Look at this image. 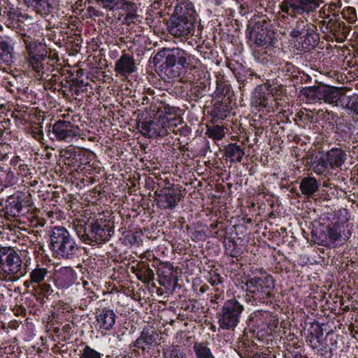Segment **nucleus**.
I'll list each match as a JSON object with an SVG mask.
<instances>
[{
  "instance_id": "36",
  "label": "nucleus",
  "mask_w": 358,
  "mask_h": 358,
  "mask_svg": "<svg viewBox=\"0 0 358 358\" xmlns=\"http://www.w3.org/2000/svg\"><path fill=\"white\" fill-rule=\"evenodd\" d=\"M21 18H23V16L20 12L11 10H8L7 12L5 24L12 29L17 30L19 29L21 30V23H22Z\"/></svg>"
},
{
  "instance_id": "13",
  "label": "nucleus",
  "mask_w": 358,
  "mask_h": 358,
  "mask_svg": "<svg viewBox=\"0 0 358 358\" xmlns=\"http://www.w3.org/2000/svg\"><path fill=\"white\" fill-rule=\"evenodd\" d=\"M252 29L250 33V39L257 46H267L270 44L271 22L264 17H258L250 22Z\"/></svg>"
},
{
  "instance_id": "22",
  "label": "nucleus",
  "mask_w": 358,
  "mask_h": 358,
  "mask_svg": "<svg viewBox=\"0 0 358 358\" xmlns=\"http://www.w3.org/2000/svg\"><path fill=\"white\" fill-rule=\"evenodd\" d=\"M341 229L338 224L328 226L327 234H320L317 238V243L324 247H331L336 241L341 240Z\"/></svg>"
},
{
  "instance_id": "55",
  "label": "nucleus",
  "mask_w": 358,
  "mask_h": 358,
  "mask_svg": "<svg viewBox=\"0 0 358 358\" xmlns=\"http://www.w3.org/2000/svg\"><path fill=\"white\" fill-rule=\"evenodd\" d=\"M329 19H332V17L328 13V10L323 6L318 11V19H316L315 22L320 27H322V24L324 20L325 22H328Z\"/></svg>"
},
{
  "instance_id": "15",
  "label": "nucleus",
  "mask_w": 358,
  "mask_h": 358,
  "mask_svg": "<svg viewBox=\"0 0 358 358\" xmlns=\"http://www.w3.org/2000/svg\"><path fill=\"white\" fill-rule=\"evenodd\" d=\"M321 24L320 31L324 34H332L338 43L345 41L350 30V27L346 26L345 22L335 15L328 22L324 20Z\"/></svg>"
},
{
  "instance_id": "3",
  "label": "nucleus",
  "mask_w": 358,
  "mask_h": 358,
  "mask_svg": "<svg viewBox=\"0 0 358 358\" xmlns=\"http://www.w3.org/2000/svg\"><path fill=\"white\" fill-rule=\"evenodd\" d=\"M179 118L176 115L168 114L153 121L142 122L138 124V129L143 136L155 138L173 133L179 132Z\"/></svg>"
},
{
  "instance_id": "11",
  "label": "nucleus",
  "mask_w": 358,
  "mask_h": 358,
  "mask_svg": "<svg viewBox=\"0 0 358 358\" xmlns=\"http://www.w3.org/2000/svg\"><path fill=\"white\" fill-rule=\"evenodd\" d=\"M48 273L47 268L37 264L36 267L30 271L29 279L24 282V286L28 288L32 285L36 292L48 296L52 292L50 285L45 280Z\"/></svg>"
},
{
  "instance_id": "31",
  "label": "nucleus",
  "mask_w": 358,
  "mask_h": 358,
  "mask_svg": "<svg viewBox=\"0 0 358 358\" xmlns=\"http://www.w3.org/2000/svg\"><path fill=\"white\" fill-rule=\"evenodd\" d=\"M185 315L180 313V320L184 326L188 327L187 329L180 330V338L182 339L184 345H191L194 342V335L193 330L195 328L194 321L189 320L187 317L182 318Z\"/></svg>"
},
{
  "instance_id": "52",
  "label": "nucleus",
  "mask_w": 358,
  "mask_h": 358,
  "mask_svg": "<svg viewBox=\"0 0 358 358\" xmlns=\"http://www.w3.org/2000/svg\"><path fill=\"white\" fill-rule=\"evenodd\" d=\"M208 282L213 287H215L214 289H224L223 278L216 272H214L213 274H211Z\"/></svg>"
},
{
  "instance_id": "16",
  "label": "nucleus",
  "mask_w": 358,
  "mask_h": 358,
  "mask_svg": "<svg viewBox=\"0 0 358 358\" xmlns=\"http://www.w3.org/2000/svg\"><path fill=\"white\" fill-rule=\"evenodd\" d=\"M159 284L167 292H173L178 286V269L169 262L160 263L157 268Z\"/></svg>"
},
{
  "instance_id": "58",
  "label": "nucleus",
  "mask_w": 358,
  "mask_h": 358,
  "mask_svg": "<svg viewBox=\"0 0 358 358\" xmlns=\"http://www.w3.org/2000/svg\"><path fill=\"white\" fill-rule=\"evenodd\" d=\"M10 127V121L9 119L3 117L0 121V138L3 136L4 132L8 131Z\"/></svg>"
},
{
  "instance_id": "23",
  "label": "nucleus",
  "mask_w": 358,
  "mask_h": 358,
  "mask_svg": "<svg viewBox=\"0 0 358 358\" xmlns=\"http://www.w3.org/2000/svg\"><path fill=\"white\" fill-rule=\"evenodd\" d=\"M136 66L132 55L123 52L115 62V71L121 76L131 74L136 71Z\"/></svg>"
},
{
  "instance_id": "2",
  "label": "nucleus",
  "mask_w": 358,
  "mask_h": 358,
  "mask_svg": "<svg viewBox=\"0 0 358 358\" xmlns=\"http://www.w3.org/2000/svg\"><path fill=\"white\" fill-rule=\"evenodd\" d=\"M22 259L12 247L0 245V280L14 282L25 274Z\"/></svg>"
},
{
  "instance_id": "24",
  "label": "nucleus",
  "mask_w": 358,
  "mask_h": 358,
  "mask_svg": "<svg viewBox=\"0 0 358 358\" xmlns=\"http://www.w3.org/2000/svg\"><path fill=\"white\" fill-rule=\"evenodd\" d=\"M194 77L191 71L188 73L185 78L184 76L180 77V83L183 84V85H180V97L192 99V98H196L198 96V87L197 86H193Z\"/></svg>"
},
{
  "instance_id": "63",
  "label": "nucleus",
  "mask_w": 358,
  "mask_h": 358,
  "mask_svg": "<svg viewBox=\"0 0 358 358\" xmlns=\"http://www.w3.org/2000/svg\"><path fill=\"white\" fill-rule=\"evenodd\" d=\"M17 169V174L21 175L22 176H27L28 174L30 173L29 169L28 168V166L24 164H20L18 165Z\"/></svg>"
},
{
  "instance_id": "8",
  "label": "nucleus",
  "mask_w": 358,
  "mask_h": 358,
  "mask_svg": "<svg viewBox=\"0 0 358 358\" xmlns=\"http://www.w3.org/2000/svg\"><path fill=\"white\" fill-rule=\"evenodd\" d=\"M322 2V0H282L279 5L283 13L281 17L285 19V14L292 18L309 16L317 10Z\"/></svg>"
},
{
  "instance_id": "47",
  "label": "nucleus",
  "mask_w": 358,
  "mask_h": 358,
  "mask_svg": "<svg viewBox=\"0 0 358 358\" xmlns=\"http://www.w3.org/2000/svg\"><path fill=\"white\" fill-rule=\"evenodd\" d=\"M20 39L23 41L26 45V48L27 50V56H29V55L31 52L41 51V49L43 48L41 44H39L38 45H36L33 46V39L30 36H27L26 34H21Z\"/></svg>"
},
{
  "instance_id": "12",
  "label": "nucleus",
  "mask_w": 358,
  "mask_h": 358,
  "mask_svg": "<svg viewBox=\"0 0 358 358\" xmlns=\"http://www.w3.org/2000/svg\"><path fill=\"white\" fill-rule=\"evenodd\" d=\"M51 131L52 139L69 143L79 137L80 129L70 121L59 120L52 125Z\"/></svg>"
},
{
  "instance_id": "19",
  "label": "nucleus",
  "mask_w": 358,
  "mask_h": 358,
  "mask_svg": "<svg viewBox=\"0 0 358 358\" xmlns=\"http://www.w3.org/2000/svg\"><path fill=\"white\" fill-rule=\"evenodd\" d=\"M77 280V273L73 268L64 266L56 271L55 283L58 289H67L73 285Z\"/></svg>"
},
{
  "instance_id": "50",
  "label": "nucleus",
  "mask_w": 358,
  "mask_h": 358,
  "mask_svg": "<svg viewBox=\"0 0 358 358\" xmlns=\"http://www.w3.org/2000/svg\"><path fill=\"white\" fill-rule=\"evenodd\" d=\"M28 133L36 141L42 143L43 140V132L42 130V126L40 124H36L32 125L28 129Z\"/></svg>"
},
{
  "instance_id": "61",
  "label": "nucleus",
  "mask_w": 358,
  "mask_h": 358,
  "mask_svg": "<svg viewBox=\"0 0 358 358\" xmlns=\"http://www.w3.org/2000/svg\"><path fill=\"white\" fill-rule=\"evenodd\" d=\"M324 7L327 9V10H328V13L330 14L331 17H333L335 15L336 17H339L338 14L336 13V9L338 7L336 3L326 4L324 6Z\"/></svg>"
},
{
  "instance_id": "37",
  "label": "nucleus",
  "mask_w": 358,
  "mask_h": 358,
  "mask_svg": "<svg viewBox=\"0 0 358 358\" xmlns=\"http://www.w3.org/2000/svg\"><path fill=\"white\" fill-rule=\"evenodd\" d=\"M244 155L245 152L237 144H229L226 148L225 155L231 162H241Z\"/></svg>"
},
{
  "instance_id": "1",
  "label": "nucleus",
  "mask_w": 358,
  "mask_h": 358,
  "mask_svg": "<svg viewBox=\"0 0 358 358\" xmlns=\"http://www.w3.org/2000/svg\"><path fill=\"white\" fill-rule=\"evenodd\" d=\"M50 249L59 259L73 261L81 255L82 248L76 238L64 227L52 228L50 234Z\"/></svg>"
},
{
  "instance_id": "54",
  "label": "nucleus",
  "mask_w": 358,
  "mask_h": 358,
  "mask_svg": "<svg viewBox=\"0 0 358 358\" xmlns=\"http://www.w3.org/2000/svg\"><path fill=\"white\" fill-rule=\"evenodd\" d=\"M348 102L343 107L358 115V95L357 96H348Z\"/></svg>"
},
{
  "instance_id": "10",
  "label": "nucleus",
  "mask_w": 358,
  "mask_h": 358,
  "mask_svg": "<svg viewBox=\"0 0 358 358\" xmlns=\"http://www.w3.org/2000/svg\"><path fill=\"white\" fill-rule=\"evenodd\" d=\"M87 229V244L95 245L104 243L111 236L109 221L103 217L89 222Z\"/></svg>"
},
{
  "instance_id": "64",
  "label": "nucleus",
  "mask_w": 358,
  "mask_h": 358,
  "mask_svg": "<svg viewBox=\"0 0 358 358\" xmlns=\"http://www.w3.org/2000/svg\"><path fill=\"white\" fill-rule=\"evenodd\" d=\"M176 322V320L171 319L170 321L166 324L165 331L166 332L167 335H169V333L171 334L173 333V330L174 329V327Z\"/></svg>"
},
{
  "instance_id": "7",
  "label": "nucleus",
  "mask_w": 358,
  "mask_h": 358,
  "mask_svg": "<svg viewBox=\"0 0 358 358\" xmlns=\"http://www.w3.org/2000/svg\"><path fill=\"white\" fill-rule=\"evenodd\" d=\"M45 48L41 51L31 52L27 59L29 65L35 71V76L38 80H44L50 76V73L58 72V68L55 67L57 60L47 55Z\"/></svg>"
},
{
  "instance_id": "38",
  "label": "nucleus",
  "mask_w": 358,
  "mask_h": 358,
  "mask_svg": "<svg viewBox=\"0 0 358 358\" xmlns=\"http://www.w3.org/2000/svg\"><path fill=\"white\" fill-rule=\"evenodd\" d=\"M193 60L194 58L190 54L180 49V66H182V69L180 68V75L184 74L185 76L188 72V69L192 71L194 69Z\"/></svg>"
},
{
  "instance_id": "27",
  "label": "nucleus",
  "mask_w": 358,
  "mask_h": 358,
  "mask_svg": "<svg viewBox=\"0 0 358 358\" xmlns=\"http://www.w3.org/2000/svg\"><path fill=\"white\" fill-rule=\"evenodd\" d=\"M331 168H340L345 162L347 155L339 148H333L324 154Z\"/></svg>"
},
{
  "instance_id": "42",
  "label": "nucleus",
  "mask_w": 358,
  "mask_h": 358,
  "mask_svg": "<svg viewBox=\"0 0 358 358\" xmlns=\"http://www.w3.org/2000/svg\"><path fill=\"white\" fill-rule=\"evenodd\" d=\"M329 166V162L325 155L321 156L313 164V171L317 175H325Z\"/></svg>"
},
{
  "instance_id": "30",
  "label": "nucleus",
  "mask_w": 358,
  "mask_h": 358,
  "mask_svg": "<svg viewBox=\"0 0 358 358\" xmlns=\"http://www.w3.org/2000/svg\"><path fill=\"white\" fill-rule=\"evenodd\" d=\"M157 205L163 209H172L179 201V194L169 190L167 192L159 194L157 199Z\"/></svg>"
},
{
  "instance_id": "40",
  "label": "nucleus",
  "mask_w": 358,
  "mask_h": 358,
  "mask_svg": "<svg viewBox=\"0 0 358 358\" xmlns=\"http://www.w3.org/2000/svg\"><path fill=\"white\" fill-rule=\"evenodd\" d=\"M194 350L196 358H216L205 343H194Z\"/></svg>"
},
{
  "instance_id": "35",
  "label": "nucleus",
  "mask_w": 358,
  "mask_h": 358,
  "mask_svg": "<svg viewBox=\"0 0 358 358\" xmlns=\"http://www.w3.org/2000/svg\"><path fill=\"white\" fill-rule=\"evenodd\" d=\"M322 83L317 85L303 87L300 90L301 94L304 96L309 102L315 103L320 101V90Z\"/></svg>"
},
{
  "instance_id": "4",
  "label": "nucleus",
  "mask_w": 358,
  "mask_h": 358,
  "mask_svg": "<svg viewBox=\"0 0 358 358\" xmlns=\"http://www.w3.org/2000/svg\"><path fill=\"white\" fill-rule=\"evenodd\" d=\"M179 50L164 49L152 58L155 68H159V76L168 82H175L179 77Z\"/></svg>"
},
{
  "instance_id": "25",
  "label": "nucleus",
  "mask_w": 358,
  "mask_h": 358,
  "mask_svg": "<svg viewBox=\"0 0 358 358\" xmlns=\"http://www.w3.org/2000/svg\"><path fill=\"white\" fill-rule=\"evenodd\" d=\"M298 41L297 50L306 51L315 48L320 41L319 34L313 28L306 35L301 36Z\"/></svg>"
},
{
  "instance_id": "49",
  "label": "nucleus",
  "mask_w": 358,
  "mask_h": 358,
  "mask_svg": "<svg viewBox=\"0 0 358 358\" xmlns=\"http://www.w3.org/2000/svg\"><path fill=\"white\" fill-rule=\"evenodd\" d=\"M103 357V354L87 345L80 351V358H102Z\"/></svg>"
},
{
  "instance_id": "34",
  "label": "nucleus",
  "mask_w": 358,
  "mask_h": 358,
  "mask_svg": "<svg viewBox=\"0 0 358 358\" xmlns=\"http://www.w3.org/2000/svg\"><path fill=\"white\" fill-rule=\"evenodd\" d=\"M22 241V245H24L25 248H22L21 252L26 253V263L31 260V257L29 256V255L32 254V252H38V250H43V245L40 242L34 243L27 236L23 237Z\"/></svg>"
},
{
  "instance_id": "21",
  "label": "nucleus",
  "mask_w": 358,
  "mask_h": 358,
  "mask_svg": "<svg viewBox=\"0 0 358 358\" xmlns=\"http://www.w3.org/2000/svg\"><path fill=\"white\" fill-rule=\"evenodd\" d=\"M95 317L99 329L110 331L115 324L117 316L113 310L103 308L96 311Z\"/></svg>"
},
{
  "instance_id": "43",
  "label": "nucleus",
  "mask_w": 358,
  "mask_h": 358,
  "mask_svg": "<svg viewBox=\"0 0 358 358\" xmlns=\"http://www.w3.org/2000/svg\"><path fill=\"white\" fill-rule=\"evenodd\" d=\"M206 135L214 140H221L224 137V129L219 125L207 126Z\"/></svg>"
},
{
  "instance_id": "53",
  "label": "nucleus",
  "mask_w": 358,
  "mask_h": 358,
  "mask_svg": "<svg viewBox=\"0 0 358 358\" xmlns=\"http://www.w3.org/2000/svg\"><path fill=\"white\" fill-rule=\"evenodd\" d=\"M88 223L78 224L75 225V231L80 239L87 244V234H88Z\"/></svg>"
},
{
  "instance_id": "51",
  "label": "nucleus",
  "mask_w": 358,
  "mask_h": 358,
  "mask_svg": "<svg viewBox=\"0 0 358 358\" xmlns=\"http://www.w3.org/2000/svg\"><path fill=\"white\" fill-rule=\"evenodd\" d=\"M190 8L191 10L193 12V17H196V11L194 8L193 4L191 2H189L188 1L180 2V17H185L189 15Z\"/></svg>"
},
{
  "instance_id": "20",
  "label": "nucleus",
  "mask_w": 358,
  "mask_h": 358,
  "mask_svg": "<svg viewBox=\"0 0 358 358\" xmlns=\"http://www.w3.org/2000/svg\"><path fill=\"white\" fill-rule=\"evenodd\" d=\"M159 336L155 328L150 327L144 328L141 336L135 341L134 345L143 350H150L152 346L157 345Z\"/></svg>"
},
{
  "instance_id": "17",
  "label": "nucleus",
  "mask_w": 358,
  "mask_h": 358,
  "mask_svg": "<svg viewBox=\"0 0 358 358\" xmlns=\"http://www.w3.org/2000/svg\"><path fill=\"white\" fill-rule=\"evenodd\" d=\"M345 96V94L343 92V88L327 85L322 83L320 101H323L324 103L334 106H338L340 103L341 106H343Z\"/></svg>"
},
{
  "instance_id": "57",
  "label": "nucleus",
  "mask_w": 358,
  "mask_h": 358,
  "mask_svg": "<svg viewBox=\"0 0 358 358\" xmlns=\"http://www.w3.org/2000/svg\"><path fill=\"white\" fill-rule=\"evenodd\" d=\"M317 350V353L318 355H320L322 357H329L330 358L331 356H334L335 353L333 352V348L329 347L327 345L323 346L322 344L321 347H319L318 348H315Z\"/></svg>"
},
{
  "instance_id": "62",
  "label": "nucleus",
  "mask_w": 358,
  "mask_h": 358,
  "mask_svg": "<svg viewBox=\"0 0 358 358\" xmlns=\"http://www.w3.org/2000/svg\"><path fill=\"white\" fill-rule=\"evenodd\" d=\"M142 275L145 280L149 282L154 279L153 271L148 267L142 271Z\"/></svg>"
},
{
  "instance_id": "33",
  "label": "nucleus",
  "mask_w": 358,
  "mask_h": 358,
  "mask_svg": "<svg viewBox=\"0 0 358 358\" xmlns=\"http://www.w3.org/2000/svg\"><path fill=\"white\" fill-rule=\"evenodd\" d=\"M190 10L189 15L180 17V38L182 36H193L195 31L196 17L192 15Z\"/></svg>"
},
{
  "instance_id": "41",
  "label": "nucleus",
  "mask_w": 358,
  "mask_h": 358,
  "mask_svg": "<svg viewBox=\"0 0 358 358\" xmlns=\"http://www.w3.org/2000/svg\"><path fill=\"white\" fill-rule=\"evenodd\" d=\"M178 4V3H176L174 13L167 22L169 33L175 37H179V17L176 13Z\"/></svg>"
},
{
  "instance_id": "44",
  "label": "nucleus",
  "mask_w": 358,
  "mask_h": 358,
  "mask_svg": "<svg viewBox=\"0 0 358 358\" xmlns=\"http://www.w3.org/2000/svg\"><path fill=\"white\" fill-rule=\"evenodd\" d=\"M341 15L343 18L350 24L355 23L358 20L357 10L352 6L345 7L341 11Z\"/></svg>"
},
{
  "instance_id": "46",
  "label": "nucleus",
  "mask_w": 358,
  "mask_h": 358,
  "mask_svg": "<svg viewBox=\"0 0 358 358\" xmlns=\"http://www.w3.org/2000/svg\"><path fill=\"white\" fill-rule=\"evenodd\" d=\"M322 331L320 328L315 330V333H311L310 334L308 338L310 345L313 348H318L322 346Z\"/></svg>"
},
{
  "instance_id": "48",
  "label": "nucleus",
  "mask_w": 358,
  "mask_h": 358,
  "mask_svg": "<svg viewBox=\"0 0 358 358\" xmlns=\"http://www.w3.org/2000/svg\"><path fill=\"white\" fill-rule=\"evenodd\" d=\"M287 352L285 355V358H302L304 350L300 345H290L287 348Z\"/></svg>"
},
{
  "instance_id": "6",
  "label": "nucleus",
  "mask_w": 358,
  "mask_h": 358,
  "mask_svg": "<svg viewBox=\"0 0 358 358\" xmlns=\"http://www.w3.org/2000/svg\"><path fill=\"white\" fill-rule=\"evenodd\" d=\"M243 306L236 299L227 300L217 313L219 327L224 330H234L240 322Z\"/></svg>"
},
{
  "instance_id": "59",
  "label": "nucleus",
  "mask_w": 358,
  "mask_h": 358,
  "mask_svg": "<svg viewBox=\"0 0 358 358\" xmlns=\"http://www.w3.org/2000/svg\"><path fill=\"white\" fill-rule=\"evenodd\" d=\"M166 358H179V350L178 345H172L170 349L165 352Z\"/></svg>"
},
{
  "instance_id": "9",
  "label": "nucleus",
  "mask_w": 358,
  "mask_h": 358,
  "mask_svg": "<svg viewBox=\"0 0 358 358\" xmlns=\"http://www.w3.org/2000/svg\"><path fill=\"white\" fill-rule=\"evenodd\" d=\"M246 286L249 292L252 294V298L255 300L264 302L272 296L275 281L270 275L262 277L255 276L247 281Z\"/></svg>"
},
{
  "instance_id": "28",
  "label": "nucleus",
  "mask_w": 358,
  "mask_h": 358,
  "mask_svg": "<svg viewBox=\"0 0 358 358\" xmlns=\"http://www.w3.org/2000/svg\"><path fill=\"white\" fill-rule=\"evenodd\" d=\"M14 52L8 38L0 36V62L10 65L13 62Z\"/></svg>"
},
{
  "instance_id": "45",
  "label": "nucleus",
  "mask_w": 358,
  "mask_h": 358,
  "mask_svg": "<svg viewBox=\"0 0 358 358\" xmlns=\"http://www.w3.org/2000/svg\"><path fill=\"white\" fill-rule=\"evenodd\" d=\"M17 182V178L11 169H9L6 173L0 174V184L5 187L13 186Z\"/></svg>"
},
{
  "instance_id": "32",
  "label": "nucleus",
  "mask_w": 358,
  "mask_h": 358,
  "mask_svg": "<svg viewBox=\"0 0 358 358\" xmlns=\"http://www.w3.org/2000/svg\"><path fill=\"white\" fill-rule=\"evenodd\" d=\"M314 28L313 24H309L306 20L299 18L289 32V36L294 39L299 40L301 36L306 35L308 31Z\"/></svg>"
},
{
  "instance_id": "14",
  "label": "nucleus",
  "mask_w": 358,
  "mask_h": 358,
  "mask_svg": "<svg viewBox=\"0 0 358 358\" xmlns=\"http://www.w3.org/2000/svg\"><path fill=\"white\" fill-rule=\"evenodd\" d=\"M6 214L8 217H19L23 214V207L30 206L32 204L29 193L17 191L9 196L6 199Z\"/></svg>"
},
{
  "instance_id": "60",
  "label": "nucleus",
  "mask_w": 358,
  "mask_h": 358,
  "mask_svg": "<svg viewBox=\"0 0 358 358\" xmlns=\"http://www.w3.org/2000/svg\"><path fill=\"white\" fill-rule=\"evenodd\" d=\"M215 293L211 296V302L215 303H219L224 299V289H214Z\"/></svg>"
},
{
  "instance_id": "29",
  "label": "nucleus",
  "mask_w": 358,
  "mask_h": 358,
  "mask_svg": "<svg viewBox=\"0 0 358 358\" xmlns=\"http://www.w3.org/2000/svg\"><path fill=\"white\" fill-rule=\"evenodd\" d=\"M320 183L317 180L311 176L303 178L299 185V189L303 195L310 198L319 190Z\"/></svg>"
},
{
  "instance_id": "56",
  "label": "nucleus",
  "mask_w": 358,
  "mask_h": 358,
  "mask_svg": "<svg viewBox=\"0 0 358 358\" xmlns=\"http://www.w3.org/2000/svg\"><path fill=\"white\" fill-rule=\"evenodd\" d=\"M243 0H235L234 5L231 9L234 10L237 9L241 15H245L248 13L249 9L248 5H246L245 3H243Z\"/></svg>"
},
{
  "instance_id": "39",
  "label": "nucleus",
  "mask_w": 358,
  "mask_h": 358,
  "mask_svg": "<svg viewBox=\"0 0 358 358\" xmlns=\"http://www.w3.org/2000/svg\"><path fill=\"white\" fill-rule=\"evenodd\" d=\"M60 69H58V72L54 71L52 73H50V76L45 78L43 80L46 83H45V86L46 88L50 89L52 91L59 90L57 88L56 84L59 83V86L64 87V85L62 84L61 81L62 76L59 73Z\"/></svg>"
},
{
  "instance_id": "5",
  "label": "nucleus",
  "mask_w": 358,
  "mask_h": 358,
  "mask_svg": "<svg viewBox=\"0 0 358 358\" xmlns=\"http://www.w3.org/2000/svg\"><path fill=\"white\" fill-rule=\"evenodd\" d=\"M93 153L85 149L69 148L64 150L63 154L65 164L77 167V169L84 171L85 174L92 175L94 173H99L100 167L94 166L90 164L93 157Z\"/></svg>"
},
{
  "instance_id": "26",
  "label": "nucleus",
  "mask_w": 358,
  "mask_h": 358,
  "mask_svg": "<svg viewBox=\"0 0 358 358\" xmlns=\"http://www.w3.org/2000/svg\"><path fill=\"white\" fill-rule=\"evenodd\" d=\"M24 3L42 16H48L53 9V0H23Z\"/></svg>"
},
{
  "instance_id": "18",
  "label": "nucleus",
  "mask_w": 358,
  "mask_h": 358,
  "mask_svg": "<svg viewBox=\"0 0 358 358\" xmlns=\"http://www.w3.org/2000/svg\"><path fill=\"white\" fill-rule=\"evenodd\" d=\"M99 4L102 8L110 10L115 11L122 10L127 12L128 15L127 17V20H133L137 17V15L134 14L136 9V5L127 0H100Z\"/></svg>"
}]
</instances>
